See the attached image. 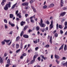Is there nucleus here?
Returning a JSON list of instances; mask_svg holds the SVG:
<instances>
[{
  "instance_id": "obj_44",
  "label": "nucleus",
  "mask_w": 67,
  "mask_h": 67,
  "mask_svg": "<svg viewBox=\"0 0 67 67\" xmlns=\"http://www.w3.org/2000/svg\"><path fill=\"white\" fill-rule=\"evenodd\" d=\"M32 31H32V30L31 29H29L28 31V33H30V32H32Z\"/></svg>"
},
{
  "instance_id": "obj_58",
  "label": "nucleus",
  "mask_w": 67,
  "mask_h": 67,
  "mask_svg": "<svg viewBox=\"0 0 67 67\" xmlns=\"http://www.w3.org/2000/svg\"><path fill=\"white\" fill-rule=\"evenodd\" d=\"M65 26H67V21H65Z\"/></svg>"
},
{
  "instance_id": "obj_22",
  "label": "nucleus",
  "mask_w": 67,
  "mask_h": 67,
  "mask_svg": "<svg viewBox=\"0 0 67 67\" xmlns=\"http://www.w3.org/2000/svg\"><path fill=\"white\" fill-rule=\"evenodd\" d=\"M40 28L39 26H37L36 27V31H39L40 30Z\"/></svg>"
},
{
  "instance_id": "obj_47",
  "label": "nucleus",
  "mask_w": 67,
  "mask_h": 67,
  "mask_svg": "<svg viewBox=\"0 0 67 67\" xmlns=\"http://www.w3.org/2000/svg\"><path fill=\"white\" fill-rule=\"evenodd\" d=\"M56 27H57V29H58V23H57V24Z\"/></svg>"
},
{
  "instance_id": "obj_15",
  "label": "nucleus",
  "mask_w": 67,
  "mask_h": 67,
  "mask_svg": "<svg viewBox=\"0 0 67 67\" xmlns=\"http://www.w3.org/2000/svg\"><path fill=\"white\" fill-rule=\"evenodd\" d=\"M64 44H62L60 47V48L59 49V51H60L61 49H62L64 48Z\"/></svg>"
},
{
  "instance_id": "obj_52",
  "label": "nucleus",
  "mask_w": 67,
  "mask_h": 67,
  "mask_svg": "<svg viewBox=\"0 0 67 67\" xmlns=\"http://www.w3.org/2000/svg\"><path fill=\"white\" fill-rule=\"evenodd\" d=\"M62 65L63 66H66V65H67V64H66L65 63H64L62 64Z\"/></svg>"
},
{
  "instance_id": "obj_59",
  "label": "nucleus",
  "mask_w": 67,
  "mask_h": 67,
  "mask_svg": "<svg viewBox=\"0 0 67 67\" xmlns=\"http://www.w3.org/2000/svg\"><path fill=\"white\" fill-rule=\"evenodd\" d=\"M66 9H67V7H64L63 8V10H66Z\"/></svg>"
},
{
  "instance_id": "obj_37",
  "label": "nucleus",
  "mask_w": 67,
  "mask_h": 67,
  "mask_svg": "<svg viewBox=\"0 0 67 67\" xmlns=\"http://www.w3.org/2000/svg\"><path fill=\"white\" fill-rule=\"evenodd\" d=\"M29 18H27L26 19V21H27V23H30V21H29Z\"/></svg>"
},
{
  "instance_id": "obj_36",
  "label": "nucleus",
  "mask_w": 67,
  "mask_h": 67,
  "mask_svg": "<svg viewBox=\"0 0 67 67\" xmlns=\"http://www.w3.org/2000/svg\"><path fill=\"white\" fill-rule=\"evenodd\" d=\"M35 0H31V1H30V3L31 4L33 3V2H34Z\"/></svg>"
},
{
  "instance_id": "obj_35",
  "label": "nucleus",
  "mask_w": 67,
  "mask_h": 67,
  "mask_svg": "<svg viewBox=\"0 0 67 67\" xmlns=\"http://www.w3.org/2000/svg\"><path fill=\"white\" fill-rule=\"evenodd\" d=\"M11 43H12V41H10L9 43H7L8 45L10 46V45L11 44Z\"/></svg>"
},
{
  "instance_id": "obj_40",
  "label": "nucleus",
  "mask_w": 67,
  "mask_h": 67,
  "mask_svg": "<svg viewBox=\"0 0 67 67\" xmlns=\"http://www.w3.org/2000/svg\"><path fill=\"white\" fill-rule=\"evenodd\" d=\"M30 21L31 22H32V23H34V22H35V21H34V20L33 19H31L30 20Z\"/></svg>"
},
{
  "instance_id": "obj_33",
  "label": "nucleus",
  "mask_w": 67,
  "mask_h": 67,
  "mask_svg": "<svg viewBox=\"0 0 67 67\" xmlns=\"http://www.w3.org/2000/svg\"><path fill=\"white\" fill-rule=\"evenodd\" d=\"M45 47L46 48H48L49 47V44H47L45 46Z\"/></svg>"
},
{
  "instance_id": "obj_11",
  "label": "nucleus",
  "mask_w": 67,
  "mask_h": 67,
  "mask_svg": "<svg viewBox=\"0 0 67 67\" xmlns=\"http://www.w3.org/2000/svg\"><path fill=\"white\" fill-rule=\"evenodd\" d=\"M23 36L25 38H29V35H23Z\"/></svg>"
},
{
  "instance_id": "obj_60",
  "label": "nucleus",
  "mask_w": 67,
  "mask_h": 67,
  "mask_svg": "<svg viewBox=\"0 0 67 67\" xmlns=\"http://www.w3.org/2000/svg\"><path fill=\"white\" fill-rule=\"evenodd\" d=\"M13 32V31H11L9 33V34H10V35H12V34Z\"/></svg>"
},
{
  "instance_id": "obj_14",
  "label": "nucleus",
  "mask_w": 67,
  "mask_h": 67,
  "mask_svg": "<svg viewBox=\"0 0 67 67\" xmlns=\"http://www.w3.org/2000/svg\"><path fill=\"white\" fill-rule=\"evenodd\" d=\"M4 10H5V11H7L9 9V7H8L5 5V6L4 7Z\"/></svg>"
},
{
  "instance_id": "obj_43",
  "label": "nucleus",
  "mask_w": 67,
  "mask_h": 67,
  "mask_svg": "<svg viewBox=\"0 0 67 67\" xmlns=\"http://www.w3.org/2000/svg\"><path fill=\"white\" fill-rule=\"evenodd\" d=\"M20 50H21V49H18L16 51V53H19V52L20 51Z\"/></svg>"
},
{
  "instance_id": "obj_20",
  "label": "nucleus",
  "mask_w": 67,
  "mask_h": 67,
  "mask_svg": "<svg viewBox=\"0 0 67 67\" xmlns=\"http://www.w3.org/2000/svg\"><path fill=\"white\" fill-rule=\"evenodd\" d=\"M38 56V54H35L34 56L33 59H35Z\"/></svg>"
},
{
  "instance_id": "obj_17",
  "label": "nucleus",
  "mask_w": 67,
  "mask_h": 67,
  "mask_svg": "<svg viewBox=\"0 0 67 67\" xmlns=\"http://www.w3.org/2000/svg\"><path fill=\"white\" fill-rule=\"evenodd\" d=\"M55 58H56L57 59H59V56L56 54H55Z\"/></svg>"
},
{
  "instance_id": "obj_27",
  "label": "nucleus",
  "mask_w": 67,
  "mask_h": 67,
  "mask_svg": "<svg viewBox=\"0 0 67 67\" xmlns=\"http://www.w3.org/2000/svg\"><path fill=\"white\" fill-rule=\"evenodd\" d=\"M15 43H13V44L11 45L12 47H13V48H14V47H15Z\"/></svg>"
},
{
  "instance_id": "obj_6",
  "label": "nucleus",
  "mask_w": 67,
  "mask_h": 67,
  "mask_svg": "<svg viewBox=\"0 0 67 67\" xmlns=\"http://www.w3.org/2000/svg\"><path fill=\"white\" fill-rule=\"evenodd\" d=\"M6 2V0H3L1 4L2 5H4L5 4V3Z\"/></svg>"
},
{
  "instance_id": "obj_51",
  "label": "nucleus",
  "mask_w": 67,
  "mask_h": 67,
  "mask_svg": "<svg viewBox=\"0 0 67 67\" xmlns=\"http://www.w3.org/2000/svg\"><path fill=\"white\" fill-rule=\"evenodd\" d=\"M37 59L39 61H40L41 60V58L40 57H38Z\"/></svg>"
},
{
  "instance_id": "obj_21",
  "label": "nucleus",
  "mask_w": 67,
  "mask_h": 67,
  "mask_svg": "<svg viewBox=\"0 0 67 67\" xmlns=\"http://www.w3.org/2000/svg\"><path fill=\"white\" fill-rule=\"evenodd\" d=\"M0 63L1 64H2L3 63V60L1 57H0Z\"/></svg>"
},
{
  "instance_id": "obj_48",
  "label": "nucleus",
  "mask_w": 67,
  "mask_h": 67,
  "mask_svg": "<svg viewBox=\"0 0 67 67\" xmlns=\"http://www.w3.org/2000/svg\"><path fill=\"white\" fill-rule=\"evenodd\" d=\"M22 55L23 56H26V53H23Z\"/></svg>"
},
{
  "instance_id": "obj_4",
  "label": "nucleus",
  "mask_w": 67,
  "mask_h": 67,
  "mask_svg": "<svg viewBox=\"0 0 67 67\" xmlns=\"http://www.w3.org/2000/svg\"><path fill=\"white\" fill-rule=\"evenodd\" d=\"M22 5H23V6H25L26 5L27 6V5L28 6V3L27 2H26L25 3H23L22 4Z\"/></svg>"
},
{
  "instance_id": "obj_7",
  "label": "nucleus",
  "mask_w": 67,
  "mask_h": 67,
  "mask_svg": "<svg viewBox=\"0 0 67 67\" xmlns=\"http://www.w3.org/2000/svg\"><path fill=\"white\" fill-rule=\"evenodd\" d=\"M41 27H44L46 26V24H41L39 25Z\"/></svg>"
},
{
  "instance_id": "obj_26",
  "label": "nucleus",
  "mask_w": 67,
  "mask_h": 67,
  "mask_svg": "<svg viewBox=\"0 0 67 67\" xmlns=\"http://www.w3.org/2000/svg\"><path fill=\"white\" fill-rule=\"evenodd\" d=\"M64 49V51H66L67 50V45H66V44H65V45Z\"/></svg>"
},
{
  "instance_id": "obj_32",
  "label": "nucleus",
  "mask_w": 67,
  "mask_h": 67,
  "mask_svg": "<svg viewBox=\"0 0 67 67\" xmlns=\"http://www.w3.org/2000/svg\"><path fill=\"white\" fill-rule=\"evenodd\" d=\"M46 23L47 24H48V25H49L50 24V22H49V21L47 20L46 21Z\"/></svg>"
},
{
  "instance_id": "obj_55",
  "label": "nucleus",
  "mask_w": 67,
  "mask_h": 67,
  "mask_svg": "<svg viewBox=\"0 0 67 67\" xmlns=\"http://www.w3.org/2000/svg\"><path fill=\"white\" fill-rule=\"evenodd\" d=\"M20 59H23V56L22 55H21L20 57Z\"/></svg>"
},
{
  "instance_id": "obj_9",
  "label": "nucleus",
  "mask_w": 67,
  "mask_h": 67,
  "mask_svg": "<svg viewBox=\"0 0 67 67\" xmlns=\"http://www.w3.org/2000/svg\"><path fill=\"white\" fill-rule=\"evenodd\" d=\"M49 42L50 44H52L53 42H52V36H51L49 39Z\"/></svg>"
},
{
  "instance_id": "obj_38",
  "label": "nucleus",
  "mask_w": 67,
  "mask_h": 67,
  "mask_svg": "<svg viewBox=\"0 0 67 67\" xmlns=\"http://www.w3.org/2000/svg\"><path fill=\"white\" fill-rule=\"evenodd\" d=\"M54 36L56 37H58V34L57 33H55L54 35Z\"/></svg>"
},
{
  "instance_id": "obj_50",
  "label": "nucleus",
  "mask_w": 67,
  "mask_h": 67,
  "mask_svg": "<svg viewBox=\"0 0 67 67\" xmlns=\"http://www.w3.org/2000/svg\"><path fill=\"white\" fill-rule=\"evenodd\" d=\"M11 26H12V27H13V26H15V25H14V24H11Z\"/></svg>"
},
{
  "instance_id": "obj_30",
  "label": "nucleus",
  "mask_w": 67,
  "mask_h": 67,
  "mask_svg": "<svg viewBox=\"0 0 67 67\" xmlns=\"http://www.w3.org/2000/svg\"><path fill=\"white\" fill-rule=\"evenodd\" d=\"M7 63H8V64H9L10 63V59H8L7 60Z\"/></svg>"
},
{
  "instance_id": "obj_23",
  "label": "nucleus",
  "mask_w": 67,
  "mask_h": 67,
  "mask_svg": "<svg viewBox=\"0 0 67 67\" xmlns=\"http://www.w3.org/2000/svg\"><path fill=\"white\" fill-rule=\"evenodd\" d=\"M16 4L17 3H16L14 5H13V6L12 7L11 9H14V8H15V7L16 5Z\"/></svg>"
},
{
  "instance_id": "obj_1",
  "label": "nucleus",
  "mask_w": 67,
  "mask_h": 67,
  "mask_svg": "<svg viewBox=\"0 0 67 67\" xmlns=\"http://www.w3.org/2000/svg\"><path fill=\"white\" fill-rule=\"evenodd\" d=\"M10 42V40H4V41H2L1 42V44L2 45H4L5 44V42L7 43H8Z\"/></svg>"
},
{
  "instance_id": "obj_12",
  "label": "nucleus",
  "mask_w": 67,
  "mask_h": 67,
  "mask_svg": "<svg viewBox=\"0 0 67 67\" xmlns=\"http://www.w3.org/2000/svg\"><path fill=\"white\" fill-rule=\"evenodd\" d=\"M31 8L33 9V11H34V12L35 13L36 12V9L35 8H34V7L33 6H32L31 7Z\"/></svg>"
},
{
  "instance_id": "obj_39",
  "label": "nucleus",
  "mask_w": 67,
  "mask_h": 67,
  "mask_svg": "<svg viewBox=\"0 0 67 67\" xmlns=\"http://www.w3.org/2000/svg\"><path fill=\"white\" fill-rule=\"evenodd\" d=\"M16 48H19V45L18 44H16Z\"/></svg>"
},
{
  "instance_id": "obj_29",
  "label": "nucleus",
  "mask_w": 67,
  "mask_h": 67,
  "mask_svg": "<svg viewBox=\"0 0 67 67\" xmlns=\"http://www.w3.org/2000/svg\"><path fill=\"white\" fill-rule=\"evenodd\" d=\"M23 23H24L23 21L21 22L20 24L21 26H23Z\"/></svg>"
},
{
  "instance_id": "obj_18",
  "label": "nucleus",
  "mask_w": 67,
  "mask_h": 67,
  "mask_svg": "<svg viewBox=\"0 0 67 67\" xmlns=\"http://www.w3.org/2000/svg\"><path fill=\"white\" fill-rule=\"evenodd\" d=\"M54 5H54V4L53 3L50 4L49 6V8H52V7H54Z\"/></svg>"
},
{
  "instance_id": "obj_2",
  "label": "nucleus",
  "mask_w": 67,
  "mask_h": 67,
  "mask_svg": "<svg viewBox=\"0 0 67 67\" xmlns=\"http://www.w3.org/2000/svg\"><path fill=\"white\" fill-rule=\"evenodd\" d=\"M11 2H9L8 4H7L6 5L8 7V8H10L11 7Z\"/></svg>"
},
{
  "instance_id": "obj_49",
  "label": "nucleus",
  "mask_w": 67,
  "mask_h": 67,
  "mask_svg": "<svg viewBox=\"0 0 67 67\" xmlns=\"http://www.w3.org/2000/svg\"><path fill=\"white\" fill-rule=\"evenodd\" d=\"M63 33L64 32H63V31H62V30H60V33L61 34H63Z\"/></svg>"
},
{
  "instance_id": "obj_19",
  "label": "nucleus",
  "mask_w": 67,
  "mask_h": 67,
  "mask_svg": "<svg viewBox=\"0 0 67 67\" xmlns=\"http://www.w3.org/2000/svg\"><path fill=\"white\" fill-rule=\"evenodd\" d=\"M9 15V18H10L11 19H12V18H13V16H14V15L12 14H10Z\"/></svg>"
},
{
  "instance_id": "obj_53",
  "label": "nucleus",
  "mask_w": 67,
  "mask_h": 67,
  "mask_svg": "<svg viewBox=\"0 0 67 67\" xmlns=\"http://www.w3.org/2000/svg\"><path fill=\"white\" fill-rule=\"evenodd\" d=\"M4 26L5 29H7V28H8V26L6 24L4 25Z\"/></svg>"
},
{
  "instance_id": "obj_42",
  "label": "nucleus",
  "mask_w": 67,
  "mask_h": 67,
  "mask_svg": "<svg viewBox=\"0 0 67 67\" xmlns=\"http://www.w3.org/2000/svg\"><path fill=\"white\" fill-rule=\"evenodd\" d=\"M62 25H59V28L60 29H62Z\"/></svg>"
},
{
  "instance_id": "obj_34",
  "label": "nucleus",
  "mask_w": 67,
  "mask_h": 67,
  "mask_svg": "<svg viewBox=\"0 0 67 67\" xmlns=\"http://www.w3.org/2000/svg\"><path fill=\"white\" fill-rule=\"evenodd\" d=\"M43 20H42V19H41V22L40 23H39V25L40 24H43Z\"/></svg>"
},
{
  "instance_id": "obj_62",
  "label": "nucleus",
  "mask_w": 67,
  "mask_h": 67,
  "mask_svg": "<svg viewBox=\"0 0 67 67\" xmlns=\"http://www.w3.org/2000/svg\"><path fill=\"white\" fill-rule=\"evenodd\" d=\"M65 26L64 27V30H66V29H67V26Z\"/></svg>"
},
{
  "instance_id": "obj_61",
  "label": "nucleus",
  "mask_w": 67,
  "mask_h": 67,
  "mask_svg": "<svg viewBox=\"0 0 67 67\" xmlns=\"http://www.w3.org/2000/svg\"><path fill=\"white\" fill-rule=\"evenodd\" d=\"M45 30V29L44 28L43 29H42L41 31L42 32H44V30Z\"/></svg>"
},
{
  "instance_id": "obj_8",
  "label": "nucleus",
  "mask_w": 67,
  "mask_h": 67,
  "mask_svg": "<svg viewBox=\"0 0 67 67\" xmlns=\"http://www.w3.org/2000/svg\"><path fill=\"white\" fill-rule=\"evenodd\" d=\"M64 1L63 0H61V7H63L64 6Z\"/></svg>"
},
{
  "instance_id": "obj_54",
  "label": "nucleus",
  "mask_w": 67,
  "mask_h": 67,
  "mask_svg": "<svg viewBox=\"0 0 67 67\" xmlns=\"http://www.w3.org/2000/svg\"><path fill=\"white\" fill-rule=\"evenodd\" d=\"M38 49V47H37L35 48V51H37V50Z\"/></svg>"
},
{
  "instance_id": "obj_16",
  "label": "nucleus",
  "mask_w": 67,
  "mask_h": 67,
  "mask_svg": "<svg viewBox=\"0 0 67 67\" xmlns=\"http://www.w3.org/2000/svg\"><path fill=\"white\" fill-rule=\"evenodd\" d=\"M28 27H29V26L27 25H26L24 27V28L23 31H25V30H26L27 29V28H28Z\"/></svg>"
},
{
  "instance_id": "obj_56",
  "label": "nucleus",
  "mask_w": 67,
  "mask_h": 67,
  "mask_svg": "<svg viewBox=\"0 0 67 67\" xmlns=\"http://www.w3.org/2000/svg\"><path fill=\"white\" fill-rule=\"evenodd\" d=\"M19 12V10H17L15 14H18V13Z\"/></svg>"
},
{
  "instance_id": "obj_41",
  "label": "nucleus",
  "mask_w": 67,
  "mask_h": 67,
  "mask_svg": "<svg viewBox=\"0 0 67 67\" xmlns=\"http://www.w3.org/2000/svg\"><path fill=\"white\" fill-rule=\"evenodd\" d=\"M4 21V23H8V21H7V19H5Z\"/></svg>"
},
{
  "instance_id": "obj_31",
  "label": "nucleus",
  "mask_w": 67,
  "mask_h": 67,
  "mask_svg": "<svg viewBox=\"0 0 67 67\" xmlns=\"http://www.w3.org/2000/svg\"><path fill=\"white\" fill-rule=\"evenodd\" d=\"M64 21H65V18H63L62 19V20L61 21V22L62 23H63Z\"/></svg>"
},
{
  "instance_id": "obj_57",
  "label": "nucleus",
  "mask_w": 67,
  "mask_h": 67,
  "mask_svg": "<svg viewBox=\"0 0 67 67\" xmlns=\"http://www.w3.org/2000/svg\"><path fill=\"white\" fill-rule=\"evenodd\" d=\"M7 53H5L4 54V56L5 57H6L7 56Z\"/></svg>"
},
{
  "instance_id": "obj_28",
  "label": "nucleus",
  "mask_w": 67,
  "mask_h": 67,
  "mask_svg": "<svg viewBox=\"0 0 67 67\" xmlns=\"http://www.w3.org/2000/svg\"><path fill=\"white\" fill-rule=\"evenodd\" d=\"M23 34H24V31H22L20 34V36L21 37L23 35Z\"/></svg>"
},
{
  "instance_id": "obj_63",
  "label": "nucleus",
  "mask_w": 67,
  "mask_h": 67,
  "mask_svg": "<svg viewBox=\"0 0 67 67\" xmlns=\"http://www.w3.org/2000/svg\"><path fill=\"white\" fill-rule=\"evenodd\" d=\"M9 64H7L6 65V67H9Z\"/></svg>"
},
{
  "instance_id": "obj_45",
  "label": "nucleus",
  "mask_w": 67,
  "mask_h": 67,
  "mask_svg": "<svg viewBox=\"0 0 67 67\" xmlns=\"http://www.w3.org/2000/svg\"><path fill=\"white\" fill-rule=\"evenodd\" d=\"M34 43L35 44H36V43H37V41L36 40L34 41Z\"/></svg>"
},
{
  "instance_id": "obj_46",
  "label": "nucleus",
  "mask_w": 67,
  "mask_h": 67,
  "mask_svg": "<svg viewBox=\"0 0 67 67\" xmlns=\"http://www.w3.org/2000/svg\"><path fill=\"white\" fill-rule=\"evenodd\" d=\"M43 9H46V8H47V7L46 5H45L44 6H43Z\"/></svg>"
},
{
  "instance_id": "obj_10",
  "label": "nucleus",
  "mask_w": 67,
  "mask_h": 67,
  "mask_svg": "<svg viewBox=\"0 0 67 67\" xmlns=\"http://www.w3.org/2000/svg\"><path fill=\"white\" fill-rule=\"evenodd\" d=\"M35 61V59H33L30 62V64H33L34 63Z\"/></svg>"
},
{
  "instance_id": "obj_3",
  "label": "nucleus",
  "mask_w": 67,
  "mask_h": 67,
  "mask_svg": "<svg viewBox=\"0 0 67 67\" xmlns=\"http://www.w3.org/2000/svg\"><path fill=\"white\" fill-rule=\"evenodd\" d=\"M53 20H51V24L50 25V26H51L50 29H53Z\"/></svg>"
},
{
  "instance_id": "obj_24",
  "label": "nucleus",
  "mask_w": 67,
  "mask_h": 67,
  "mask_svg": "<svg viewBox=\"0 0 67 67\" xmlns=\"http://www.w3.org/2000/svg\"><path fill=\"white\" fill-rule=\"evenodd\" d=\"M20 49H22L23 48V44H22V43L21 42L20 43Z\"/></svg>"
},
{
  "instance_id": "obj_13",
  "label": "nucleus",
  "mask_w": 67,
  "mask_h": 67,
  "mask_svg": "<svg viewBox=\"0 0 67 67\" xmlns=\"http://www.w3.org/2000/svg\"><path fill=\"white\" fill-rule=\"evenodd\" d=\"M42 56V58L44 59V60H46V59H47V58L46 57H44V56L42 55H41L40 57Z\"/></svg>"
},
{
  "instance_id": "obj_64",
  "label": "nucleus",
  "mask_w": 67,
  "mask_h": 67,
  "mask_svg": "<svg viewBox=\"0 0 67 67\" xmlns=\"http://www.w3.org/2000/svg\"><path fill=\"white\" fill-rule=\"evenodd\" d=\"M67 35V31L65 33L64 35Z\"/></svg>"
},
{
  "instance_id": "obj_25",
  "label": "nucleus",
  "mask_w": 67,
  "mask_h": 67,
  "mask_svg": "<svg viewBox=\"0 0 67 67\" xmlns=\"http://www.w3.org/2000/svg\"><path fill=\"white\" fill-rule=\"evenodd\" d=\"M20 39V37L18 36V37H17L16 38V42H17L19 41V40Z\"/></svg>"
},
{
  "instance_id": "obj_5",
  "label": "nucleus",
  "mask_w": 67,
  "mask_h": 67,
  "mask_svg": "<svg viewBox=\"0 0 67 67\" xmlns=\"http://www.w3.org/2000/svg\"><path fill=\"white\" fill-rule=\"evenodd\" d=\"M66 13L65 12L62 13L60 14V16H64L66 14Z\"/></svg>"
}]
</instances>
